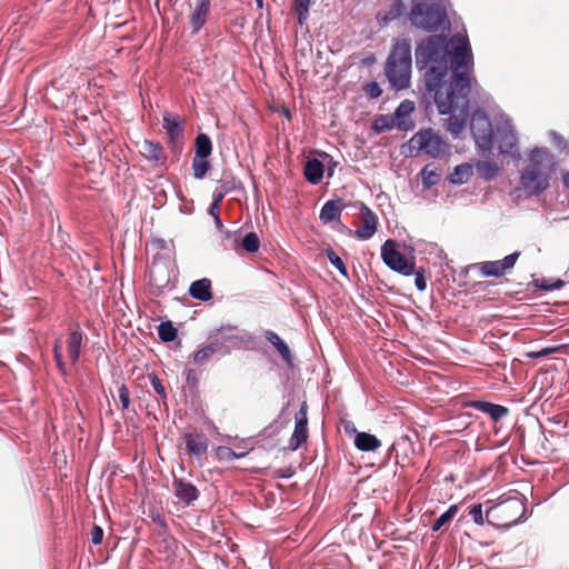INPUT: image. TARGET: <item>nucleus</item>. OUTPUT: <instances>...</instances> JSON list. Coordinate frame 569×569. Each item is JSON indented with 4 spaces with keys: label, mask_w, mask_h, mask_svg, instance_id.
I'll return each mask as SVG.
<instances>
[{
    "label": "nucleus",
    "mask_w": 569,
    "mask_h": 569,
    "mask_svg": "<svg viewBox=\"0 0 569 569\" xmlns=\"http://www.w3.org/2000/svg\"><path fill=\"white\" fill-rule=\"evenodd\" d=\"M469 57L465 47L457 49L452 58L453 76L448 87L435 91V103L440 114H450L446 129L453 138L465 130L469 116V93L471 89L468 77Z\"/></svg>",
    "instance_id": "1"
},
{
    "label": "nucleus",
    "mask_w": 569,
    "mask_h": 569,
    "mask_svg": "<svg viewBox=\"0 0 569 569\" xmlns=\"http://www.w3.org/2000/svg\"><path fill=\"white\" fill-rule=\"evenodd\" d=\"M451 43L453 44L452 50L448 48L445 37L430 36L416 48V64L419 69H423L432 63L426 72V88L429 92H435L440 87H448V84L442 83V80L447 76L449 68L453 71L452 58L460 47H465L468 52V74L471 71L472 56L468 41L461 37L453 36Z\"/></svg>",
    "instance_id": "2"
},
{
    "label": "nucleus",
    "mask_w": 569,
    "mask_h": 569,
    "mask_svg": "<svg viewBox=\"0 0 569 569\" xmlns=\"http://www.w3.org/2000/svg\"><path fill=\"white\" fill-rule=\"evenodd\" d=\"M553 154L546 148H535L529 156V163L520 177L522 189L530 194H539L549 187L555 171Z\"/></svg>",
    "instance_id": "3"
},
{
    "label": "nucleus",
    "mask_w": 569,
    "mask_h": 569,
    "mask_svg": "<svg viewBox=\"0 0 569 569\" xmlns=\"http://www.w3.org/2000/svg\"><path fill=\"white\" fill-rule=\"evenodd\" d=\"M411 69V43L407 39H398L392 46L385 63V74L390 87L395 90L409 88Z\"/></svg>",
    "instance_id": "4"
},
{
    "label": "nucleus",
    "mask_w": 569,
    "mask_h": 569,
    "mask_svg": "<svg viewBox=\"0 0 569 569\" xmlns=\"http://www.w3.org/2000/svg\"><path fill=\"white\" fill-rule=\"evenodd\" d=\"M409 19L416 28L437 31L447 19L446 8L438 2L413 1Z\"/></svg>",
    "instance_id": "5"
},
{
    "label": "nucleus",
    "mask_w": 569,
    "mask_h": 569,
    "mask_svg": "<svg viewBox=\"0 0 569 569\" xmlns=\"http://www.w3.org/2000/svg\"><path fill=\"white\" fill-rule=\"evenodd\" d=\"M410 156H418L420 152L430 158L442 157L447 150V143L431 128L421 129L409 140Z\"/></svg>",
    "instance_id": "6"
},
{
    "label": "nucleus",
    "mask_w": 569,
    "mask_h": 569,
    "mask_svg": "<svg viewBox=\"0 0 569 569\" xmlns=\"http://www.w3.org/2000/svg\"><path fill=\"white\" fill-rule=\"evenodd\" d=\"M470 128L479 154L481 157L492 154L495 132L491 121L485 111L480 109L473 111L470 119Z\"/></svg>",
    "instance_id": "7"
},
{
    "label": "nucleus",
    "mask_w": 569,
    "mask_h": 569,
    "mask_svg": "<svg viewBox=\"0 0 569 569\" xmlns=\"http://www.w3.org/2000/svg\"><path fill=\"white\" fill-rule=\"evenodd\" d=\"M503 496H500V529L510 528L526 519V505L522 495L512 491L505 499H502Z\"/></svg>",
    "instance_id": "8"
},
{
    "label": "nucleus",
    "mask_w": 569,
    "mask_h": 569,
    "mask_svg": "<svg viewBox=\"0 0 569 569\" xmlns=\"http://www.w3.org/2000/svg\"><path fill=\"white\" fill-rule=\"evenodd\" d=\"M383 262L393 271L403 276H411L415 271V261L408 260L397 250V242L392 239L386 240L381 247Z\"/></svg>",
    "instance_id": "9"
},
{
    "label": "nucleus",
    "mask_w": 569,
    "mask_h": 569,
    "mask_svg": "<svg viewBox=\"0 0 569 569\" xmlns=\"http://www.w3.org/2000/svg\"><path fill=\"white\" fill-rule=\"evenodd\" d=\"M309 438L308 430V405L303 401L299 411L295 415V430L289 439L288 449L298 450Z\"/></svg>",
    "instance_id": "10"
},
{
    "label": "nucleus",
    "mask_w": 569,
    "mask_h": 569,
    "mask_svg": "<svg viewBox=\"0 0 569 569\" xmlns=\"http://www.w3.org/2000/svg\"><path fill=\"white\" fill-rule=\"evenodd\" d=\"M517 143L518 138L510 118L500 113V153L519 156Z\"/></svg>",
    "instance_id": "11"
},
{
    "label": "nucleus",
    "mask_w": 569,
    "mask_h": 569,
    "mask_svg": "<svg viewBox=\"0 0 569 569\" xmlns=\"http://www.w3.org/2000/svg\"><path fill=\"white\" fill-rule=\"evenodd\" d=\"M162 127L166 130L167 144L172 150L179 149L183 139V127L180 116L166 112L163 114Z\"/></svg>",
    "instance_id": "12"
},
{
    "label": "nucleus",
    "mask_w": 569,
    "mask_h": 569,
    "mask_svg": "<svg viewBox=\"0 0 569 569\" xmlns=\"http://www.w3.org/2000/svg\"><path fill=\"white\" fill-rule=\"evenodd\" d=\"M189 9V22L192 33H198L207 22L210 12V0H190Z\"/></svg>",
    "instance_id": "13"
},
{
    "label": "nucleus",
    "mask_w": 569,
    "mask_h": 569,
    "mask_svg": "<svg viewBox=\"0 0 569 569\" xmlns=\"http://www.w3.org/2000/svg\"><path fill=\"white\" fill-rule=\"evenodd\" d=\"M360 214L362 226L353 231L356 238L360 240L370 239L377 231L378 218L376 213L365 203L360 204Z\"/></svg>",
    "instance_id": "14"
},
{
    "label": "nucleus",
    "mask_w": 569,
    "mask_h": 569,
    "mask_svg": "<svg viewBox=\"0 0 569 569\" xmlns=\"http://www.w3.org/2000/svg\"><path fill=\"white\" fill-rule=\"evenodd\" d=\"M172 489L176 498L187 506L193 503V501L199 498V490L197 487L182 478H173Z\"/></svg>",
    "instance_id": "15"
},
{
    "label": "nucleus",
    "mask_w": 569,
    "mask_h": 569,
    "mask_svg": "<svg viewBox=\"0 0 569 569\" xmlns=\"http://www.w3.org/2000/svg\"><path fill=\"white\" fill-rule=\"evenodd\" d=\"M139 152L141 156L156 164H163L167 160L163 147L159 142L143 139L138 142Z\"/></svg>",
    "instance_id": "16"
},
{
    "label": "nucleus",
    "mask_w": 569,
    "mask_h": 569,
    "mask_svg": "<svg viewBox=\"0 0 569 569\" xmlns=\"http://www.w3.org/2000/svg\"><path fill=\"white\" fill-rule=\"evenodd\" d=\"M183 440L189 456L199 459L206 455L208 449V439L203 433L187 432L183 436Z\"/></svg>",
    "instance_id": "17"
},
{
    "label": "nucleus",
    "mask_w": 569,
    "mask_h": 569,
    "mask_svg": "<svg viewBox=\"0 0 569 569\" xmlns=\"http://www.w3.org/2000/svg\"><path fill=\"white\" fill-rule=\"evenodd\" d=\"M415 111V103L410 100H403L395 111L393 119L396 127L400 130L408 131L415 127L410 114Z\"/></svg>",
    "instance_id": "18"
},
{
    "label": "nucleus",
    "mask_w": 569,
    "mask_h": 569,
    "mask_svg": "<svg viewBox=\"0 0 569 569\" xmlns=\"http://www.w3.org/2000/svg\"><path fill=\"white\" fill-rule=\"evenodd\" d=\"M345 203L341 199L328 200L321 208L319 218L323 223H329L340 219Z\"/></svg>",
    "instance_id": "19"
},
{
    "label": "nucleus",
    "mask_w": 569,
    "mask_h": 569,
    "mask_svg": "<svg viewBox=\"0 0 569 569\" xmlns=\"http://www.w3.org/2000/svg\"><path fill=\"white\" fill-rule=\"evenodd\" d=\"M83 340V333L80 327L77 325L73 330H71L69 338L67 340V352L72 365L77 363L81 352V346Z\"/></svg>",
    "instance_id": "20"
},
{
    "label": "nucleus",
    "mask_w": 569,
    "mask_h": 569,
    "mask_svg": "<svg viewBox=\"0 0 569 569\" xmlns=\"http://www.w3.org/2000/svg\"><path fill=\"white\" fill-rule=\"evenodd\" d=\"M189 295L200 301H209L212 298L211 281L207 278L193 281L189 287Z\"/></svg>",
    "instance_id": "21"
},
{
    "label": "nucleus",
    "mask_w": 569,
    "mask_h": 569,
    "mask_svg": "<svg viewBox=\"0 0 569 569\" xmlns=\"http://www.w3.org/2000/svg\"><path fill=\"white\" fill-rule=\"evenodd\" d=\"M149 282L158 289L167 287L170 282V276L166 266L152 263L149 270Z\"/></svg>",
    "instance_id": "22"
},
{
    "label": "nucleus",
    "mask_w": 569,
    "mask_h": 569,
    "mask_svg": "<svg viewBox=\"0 0 569 569\" xmlns=\"http://www.w3.org/2000/svg\"><path fill=\"white\" fill-rule=\"evenodd\" d=\"M222 347V343L214 339L210 341L209 343L200 347L194 353H193V362L196 365H203L208 360H210Z\"/></svg>",
    "instance_id": "23"
},
{
    "label": "nucleus",
    "mask_w": 569,
    "mask_h": 569,
    "mask_svg": "<svg viewBox=\"0 0 569 569\" xmlns=\"http://www.w3.org/2000/svg\"><path fill=\"white\" fill-rule=\"evenodd\" d=\"M264 338L276 348L286 363H292L291 351L288 345L278 336V333L271 330H267L264 332Z\"/></svg>",
    "instance_id": "24"
},
{
    "label": "nucleus",
    "mask_w": 569,
    "mask_h": 569,
    "mask_svg": "<svg viewBox=\"0 0 569 569\" xmlns=\"http://www.w3.org/2000/svg\"><path fill=\"white\" fill-rule=\"evenodd\" d=\"M325 172V166L318 159H310L306 162L303 173L306 180L312 184H318Z\"/></svg>",
    "instance_id": "25"
},
{
    "label": "nucleus",
    "mask_w": 569,
    "mask_h": 569,
    "mask_svg": "<svg viewBox=\"0 0 569 569\" xmlns=\"http://www.w3.org/2000/svg\"><path fill=\"white\" fill-rule=\"evenodd\" d=\"M472 174L473 167L470 163H461L455 167L448 180L453 184H463L469 181Z\"/></svg>",
    "instance_id": "26"
},
{
    "label": "nucleus",
    "mask_w": 569,
    "mask_h": 569,
    "mask_svg": "<svg viewBox=\"0 0 569 569\" xmlns=\"http://www.w3.org/2000/svg\"><path fill=\"white\" fill-rule=\"evenodd\" d=\"M380 445V440L371 433L358 432L355 437V446L361 451H373Z\"/></svg>",
    "instance_id": "27"
},
{
    "label": "nucleus",
    "mask_w": 569,
    "mask_h": 569,
    "mask_svg": "<svg viewBox=\"0 0 569 569\" xmlns=\"http://www.w3.org/2000/svg\"><path fill=\"white\" fill-rule=\"evenodd\" d=\"M483 158L485 159L478 160L476 162V170L480 177H482L486 180H490L496 177L498 167L493 161L488 160L489 156Z\"/></svg>",
    "instance_id": "28"
},
{
    "label": "nucleus",
    "mask_w": 569,
    "mask_h": 569,
    "mask_svg": "<svg viewBox=\"0 0 569 569\" xmlns=\"http://www.w3.org/2000/svg\"><path fill=\"white\" fill-rule=\"evenodd\" d=\"M194 156L201 158H208L212 151V143L210 138L206 133H199L194 141Z\"/></svg>",
    "instance_id": "29"
},
{
    "label": "nucleus",
    "mask_w": 569,
    "mask_h": 569,
    "mask_svg": "<svg viewBox=\"0 0 569 569\" xmlns=\"http://www.w3.org/2000/svg\"><path fill=\"white\" fill-rule=\"evenodd\" d=\"M310 4L311 0H293L292 9L301 27L305 26L309 19Z\"/></svg>",
    "instance_id": "30"
},
{
    "label": "nucleus",
    "mask_w": 569,
    "mask_h": 569,
    "mask_svg": "<svg viewBox=\"0 0 569 569\" xmlns=\"http://www.w3.org/2000/svg\"><path fill=\"white\" fill-rule=\"evenodd\" d=\"M421 179L423 186L430 188L439 182L440 173L432 163H428L421 170Z\"/></svg>",
    "instance_id": "31"
},
{
    "label": "nucleus",
    "mask_w": 569,
    "mask_h": 569,
    "mask_svg": "<svg viewBox=\"0 0 569 569\" xmlns=\"http://www.w3.org/2000/svg\"><path fill=\"white\" fill-rule=\"evenodd\" d=\"M211 166L207 158H201L194 156L192 159V170L193 177L196 179H202L206 177L207 172L210 170Z\"/></svg>",
    "instance_id": "32"
},
{
    "label": "nucleus",
    "mask_w": 569,
    "mask_h": 569,
    "mask_svg": "<svg viewBox=\"0 0 569 569\" xmlns=\"http://www.w3.org/2000/svg\"><path fill=\"white\" fill-rule=\"evenodd\" d=\"M470 406L481 412L488 413L495 422L498 421V405L477 400L472 401Z\"/></svg>",
    "instance_id": "33"
},
{
    "label": "nucleus",
    "mask_w": 569,
    "mask_h": 569,
    "mask_svg": "<svg viewBox=\"0 0 569 569\" xmlns=\"http://www.w3.org/2000/svg\"><path fill=\"white\" fill-rule=\"evenodd\" d=\"M158 336L163 342H171L177 338V329L170 321L161 322L158 326Z\"/></svg>",
    "instance_id": "34"
},
{
    "label": "nucleus",
    "mask_w": 569,
    "mask_h": 569,
    "mask_svg": "<svg viewBox=\"0 0 569 569\" xmlns=\"http://www.w3.org/2000/svg\"><path fill=\"white\" fill-rule=\"evenodd\" d=\"M396 126L393 117L390 116H378L372 123V128L376 132L381 133L392 129Z\"/></svg>",
    "instance_id": "35"
},
{
    "label": "nucleus",
    "mask_w": 569,
    "mask_h": 569,
    "mask_svg": "<svg viewBox=\"0 0 569 569\" xmlns=\"http://www.w3.org/2000/svg\"><path fill=\"white\" fill-rule=\"evenodd\" d=\"M458 512V506H450L433 523L431 529L433 531L440 530L445 525L449 523Z\"/></svg>",
    "instance_id": "36"
},
{
    "label": "nucleus",
    "mask_w": 569,
    "mask_h": 569,
    "mask_svg": "<svg viewBox=\"0 0 569 569\" xmlns=\"http://www.w3.org/2000/svg\"><path fill=\"white\" fill-rule=\"evenodd\" d=\"M241 247L250 253L257 252L260 248V240L256 232H248L241 241Z\"/></svg>",
    "instance_id": "37"
},
{
    "label": "nucleus",
    "mask_w": 569,
    "mask_h": 569,
    "mask_svg": "<svg viewBox=\"0 0 569 569\" xmlns=\"http://www.w3.org/2000/svg\"><path fill=\"white\" fill-rule=\"evenodd\" d=\"M216 457L219 461H232L243 457V453H237L230 447L219 446L216 450Z\"/></svg>",
    "instance_id": "38"
},
{
    "label": "nucleus",
    "mask_w": 569,
    "mask_h": 569,
    "mask_svg": "<svg viewBox=\"0 0 569 569\" xmlns=\"http://www.w3.org/2000/svg\"><path fill=\"white\" fill-rule=\"evenodd\" d=\"M472 269H478L482 276H498V261H488L476 263L471 266Z\"/></svg>",
    "instance_id": "39"
},
{
    "label": "nucleus",
    "mask_w": 569,
    "mask_h": 569,
    "mask_svg": "<svg viewBox=\"0 0 569 569\" xmlns=\"http://www.w3.org/2000/svg\"><path fill=\"white\" fill-rule=\"evenodd\" d=\"M327 257L330 261V263L338 269V271L343 276V277H348V271H347V268L342 261V259L332 250V249H328L327 251Z\"/></svg>",
    "instance_id": "40"
},
{
    "label": "nucleus",
    "mask_w": 569,
    "mask_h": 569,
    "mask_svg": "<svg viewBox=\"0 0 569 569\" xmlns=\"http://www.w3.org/2000/svg\"><path fill=\"white\" fill-rule=\"evenodd\" d=\"M53 355L57 367L62 375H67L66 363L62 360L61 339H56Z\"/></svg>",
    "instance_id": "41"
},
{
    "label": "nucleus",
    "mask_w": 569,
    "mask_h": 569,
    "mask_svg": "<svg viewBox=\"0 0 569 569\" xmlns=\"http://www.w3.org/2000/svg\"><path fill=\"white\" fill-rule=\"evenodd\" d=\"M519 256L520 252L516 251L500 260V276L505 273L507 270H510L515 266Z\"/></svg>",
    "instance_id": "42"
},
{
    "label": "nucleus",
    "mask_w": 569,
    "mask_h": 569,
    "mask_svg": "<svg viewBox=\"0 0 569 569\" xmlns=\"http://www.w3.org/2000/svg\"><path fill=\"white\" fill-rule=\"evenodd\" d=\"M149 379H150L151 386H152V388L154 389V391L157 392V395H158L162 400H166V399H167L166 389H164V387L162 386V382H161V380L158 378V376H157V375H154V373L149 375Z\"/></svg>",
    "instance_id": "43"
},
{
    "label": "nucleus",
    "mask_w": 569,
    "mask_h": 569,
    "mask_svg": "<svg viewBox=\"0 0 569 569\" xmlns=\"http://www.w3.org/2000/svg\"><path fill=\"white\" fill-rule=\"evenodd\" d=\"M119 399L121 402V409L128 410L130 406V392L126 385H121L118 389Z\"/></svg>",
    "instance_id": "44"
},
{
    "label": "nucleus",
    "mask_w": 569,
    "mask_h": 569,
    "mask_svg": "<svg viewBox=\"0 0 569 569\" xmlns=\"http://www.w3.org/2000/svg\"><path fill=\"white\" fill-rule=\"evenodd\" d=\"M469 515L473 519V521L478 525L485 523V517L482 512V505H475L470 507Z\"/></svg>",
    "instance_id": "45"
},
{
    "label": "nucleus",
    "mask_w": 569,
    "mask_h": 569,
    "mask_svg": "<svg viewBox=\"0 0 569 569\" xmlns=\"http://www.w3.org/2000/svg\"><path fill=\"white\" fill-rule=\"evenodd\" d=\"M415 284L419 291H425L427 288V281L425 278V270L420 268L419 270H415Z\"/></svg>",
    "instance_id": "46"
},
{
    "label": "nucleus",
    "mask_w": 569,
    "mask_h": 569,
    "mask_svg": "<svg viewBox=\"0 0 569 569\" xmlns=\"http://www.w3.org/2000/svg\"><path fill=\"white\" fill-rule=\"evenodd\" d=\"M91 542L93 545H100L103 538V530L100 526L94 525L90 531Z\"/></svg>",
    "instance_id": "47"
},
{
    "label": "nucleus",
    "mask_w": 569,
    "mask_h": 569,
    "mask_svg": "<svg viewBox=\"0 0 569 569\" xmlns=\"http://www.w3.org/2000/svg\"><path fill=\"white\" fill-rule=\"evenodd\" d=\"M366 92L371 97V98H378L382 94V90L380 88V86L377 83V82H370L366 86Z\"/></svg>",
    "instance_id": "48"
},
{
    "label": "nucleus",
    "mask_w": 569,
    "mask_h": 569,
    "mask_svg": "<svg viewBox=\"0 0 569 569\" xmlns=\"http://www.w3.org/2000/svg\"><path fill=\"white\" fill-rule=\"evenodd\" d=\"M493 513H495V507L487 508L486 515H485V522H487L488 525H490L493 528H496L497 523L495 522V515Z\"/></svg>",
    "instance_id": "49"
},
{
    "label": "nucleus",
    "mask_w": 569,
    "mask_h": 569,
    "mask_svg": "<svg viewBox=\"0 0 569 569\" xmlns=\"http://www.w3.org/2000/svg\"><path fill=\"white\" fill-rule=\"evenodd\" d=\"M536 286L541 288L542 290H546V291H549V290H552L555 288H560L562 286V282L561 281H558L557 284H549L545 281H542L541 284L538 283V280H536Z\"/></svg>",
    "instance_id": "50"
},
{
    "label": "nucleus",
    "mask_w": 569,
    "mask_h": 569,
    "mask_svg": "<svg viewBox=\"0 0 569 569\" xmlns=\"http://www.w3.org/2000/svg\"><path fill=\"white\" fill-rule=\"evenodd\" d=\"M208 212L213 218H217V216H219V213H220V206H218L217 202H211V204L208 209Z\"/></svg>",
    "instance_id": "51"
},
{
    "label": "nucleus",
    "mask_w": 569,
    "mask_h": 569,
    "mask_svg": "<svg viewBox=\"0 0 569 569\" xmlns=\"http://www.w3.org/2000/svg\"><path fill=\"white\" fill-rule=\"evenodd\" d=\"M222 199H223V193L219 192L213 196L212 202H217V204L220 206Z\"/></svg>",
    "instance_id": "52"
},
{
    "label": "nucleus",
    "mask_w": 569,
    "mask_h": 569,
    "mask_svg": "<svg viewBox=\"0 0 569 569\" xmlns=\"http://www.w3.org/2000/svg\"><path fill=\"white\" fill-rule=\"evenodd\" d=\"M395 11L399 12L401 9H403V3L400 0L395 1L393 3Z\"/></svg>",
    "instance_id": "53"
},
{
    "label": "nucleus",
    "mask_w": 569,
    "mask_h": 569,
    "mask_svg": "<svg viewBox=\"0 0 569 569\" xmlns=\"http://www.w3.org/2000/svg\"><path fill=\"white\" fill-rule=\"evenodd\" d=\"M562 180L566 188L569 189V171L563 174Z\"/></svg>",
    "instance_id": "54"
},
{
    "label": "nucleus",
    "mask_w": 569,
    "mask_h": 569,
    "mask_svg": "<svg viewBox=\"0 0 569 569\" xmlns=\"http://www.w3.org/2000/svg\"><path fill=\"white\" fill-rule=\"evenodd\" d=\"M508 413V408L500 405V419Z\"/></svg>",
    "instance_id": "55"
},
{
    "label": "nucleus",
    "mask_w": 569,
    "mask_h": 569,
    "mask_svg": "<svg viewBox=\"0 0 569 569\" xmlns=\"http://www.w3.org/2000/svg\"><path fill=\"white\" fill-rule=\"evenodd\" d=\"M214 222H216V226L219 228V229H222L223 228V224H222V221L220 219V216H217V218H214Z\"/></svg>",
    "instance_id": "56"
},
{
    "label": "nucleus",
    "mask_w": 569,
    "mask_h": 569,
    "mask_svg": "<svg viewBox=\"0 0 569 569\" xmlns=\"http://www.w3.org/2000/svg\"><path fill=\"white\" fill-rule=\"evenodd\" d=\"M548 353H549V351L545 349V350L539 351V352L537 353V356H546V355H548Z\"/></svg>",
    "instance_id": "57"
},
{
    "label": "nucleus",
    "mask_w": 569,
    "mask_h": 569,
    "mask_svg": "<svg viewBox=\"0 0 569 569\" xmlns=\"http://www.w3.org/2000/svg\"><path fill=\"white\" fill-rule=\"evenodd\" d=\"M254 1H256V3H257L258 8H262V6H263V0H254Z\"/></svg>",
    "instance_id": "58"
},
{
    "label": "nucleus",
    "mask_w": 569,
    "mask_h": 569,
    "mask_svg": "<svg viewBox=\"0 0 569 569\" xmlns=\"http://www.w3.org/2000/svg\"><path fill=\"white\" fill-rule=\"evenodd\" d=\"M333 174V169L332 168H329L328 169V176L331 177Z\"/></svg>",
    "instance_id": "59"
},
{
    "label": "nucleus",
    "mask_w": 569,
    "mask_h": 569,
    "mask_svg": "<svg viewBox=\"0 0 569 569\" xmlns=\"http://www.w3.org/2000/svg\"><path fill=\"white\" fill-rule=\"evenodd\" d=\"M505 445H506L505 441H500V443H499L500 449H502L505 447Z\"/></svg>",
    "instance_id": "60"
},
{
    "label": "nucleus",
    "mask_w": 569,
    "mask_h": 569,
    "mask_svg": "<svg viewBox=\"0 0 569 569\" xmlns=\"http://www.w3.org/2000/svg\"><path fill=\"white\" fill-rule=\"evenodd\" d=\"M499 460H500V466H501L502 465V455H500Z\"/></svg>",
    "instance_id": "61"
}]
</instances>
